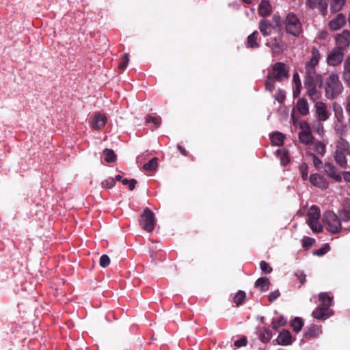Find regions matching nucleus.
Here are the masks:
<instances>
[{
    "instance_id": "f257e3e1",
    "label": "nucleus",
    "mask_w": 350,
    "mask_h": 350,
    "mask_svg": "<svg viewBox=\"0 0 350 350\" xmlns=\"http://www.w3.org/2000/svg\"><path fill=\"white\" fill-rule=\"evenodd\" d=\"M325 96L328 99H334L343 91V85L338 75L331 74L325 81Z\"/></svg>"
},
{
    "instance_id": "f03ea898",
    "label": "nucleus",
    "mask_w": 350,
    "mask_h": 350,
    "mask_svg": "<svg viewBox=\"0 0 350 350\" xmlns=\"http://www.w3.org/2000/svg\"><path fill=\"white\" fill-rule=\"evenodd\" d=\"M285 28L288 33L298 37L303 31L302 25L294 13L290 12L286 16Z\"/></svg>"
},
{
    "instance_id": "7ed1b4c3",
    "label": "nucleus",
    "mask_w": 350,
    "mask_h": 350,
    "mask_svg": "<svg viewBox=\"0 0 350 350\" xmlns=\"http://www.w3.org/2000/svg\"><path fill=\"white\" fill-rule=\"evenodd\" d=\"M323 221L326 229L332 233H336L341 228L340 219L338 216L332 211H326L323 214Z\"/></svg>"
},
{
    "instance_id": "20e7f679",
    "label": "nucleus",
    "mask_w": 350,
    "mask_h": 350,
    "mask_svg": "<svg viewBox=\"0 0 350 350\" xmlns=\"http://www.w3.org/2000/svg\"><path fill=\"white\" fill-rule=\"evenodd\" d=\"M307 217V222L312 231L315 232H321L322 226L319 222V219L320 217L319 208L315 205L312 206L308 212Z\"/></svg>"
},
{
    "instance_id": "39448f33",
    "label": "nucleus",
    "mask_w": 350,
    "mask_h": 350,
    "mask_svg": "<svg viewBox=\"0 0 350 350\" xmlns=\"http://www.w3.org/2000/svg\"><path fill=\"white\" fill-rule=\"evenodd\" d=\"M139 223L143 230L148 232H152L155 226V217L153 212L148 208H146L140 217Z\"/></svg>"
},
{
    "instance_id": "423d86ee",
    "label": "nucleus",
    "mask_w": 350,
    "mask_h": 350,
    "mask_svg": "<svg viewBox=\"0 0 350 350\" xmlns=\"http://www.w3.org/2000/svg\"><path fill=\"white\" fill-rule=\"evenodd\" d=\"M323 80L320 83H316L315 81H305L304 85L306 88L307 94L313 100L319 98L321 93L318 88L322 85Z\"/></svg>"
},
{
    "instance_id": "0eeeda50",
    "label": "nucleus",
    "mask_w": 350,
    "mask_h": 350,
    "mask_svg": "<svg viewBox=\"0 0 350 350\" xmlns=\"http://www.w3.org/2000/svg\"><path fill=\"white\" fill-rule=\"evenodd\" d=\"M299 128L301 130L299 133V140L306 145L311 144L314 139V137L311 133L309 124L305 121H302L299 123Z\"/></svg>"
},
{
    "instance_id": "6e6552de",
    "label": "nucleus",
    "mask_w": 350,
    "mask_h": 350,
    "mask_svg": "<svg viewBox=\"0 0 350 350\" xmlns=\"http://www.w3.org/2000/svg\"><path fill=\"white\" fill-rule=\"evenodd\" d=\"M335 42L336 49L344 51L350 46V31L346 29L342 33L336 34Z\"/></svg>"
},
{
    "instance_id": "1a4fd4ad",
    "label": "nucleus",
    "mask_w": 350,
    "mask_h": 350,
    "mask_svg": "<svg viewBox=\"0 0 350 350\" xmlns=\"http://www.w3.org/2000/svg\"><path fill=\"white\" fill-rule=\"evenodd\" d=\"M272 77L278 81H282L288 77V69L282 62H277L273 66Z\"/></svg>"
},
{
    "instance_id": "9d476101",
    "label": "nucleus",
    "mask_w": 350,
    "mask_h": 350,
    "mask_svg": "<svg viewBox=\"0 0 350 350\" xmlns=\"http://www.w3.org/2000/svg\"><path fill=\"white\" fill-rule=\"evenodd\" d=\"M107 120L105 114L98 112L92 116L90 124L93 129L100 130L106 124Z\"/></svg>"
},
{
    "instance_id": "9b49d317",
    "label": "nucleus",
    "mask_w": 350,
    "mask_h": 350,
    "mask_svg": "<svg viewBox=\"0 0 350 350\" xmlns=\"http://www.w3.org/2000/svg\"><path fill=\"white\" fill-rule=\"evenodd\" d=\"M314 108L315 114L319 121H325L329 118V113L324 103L321 101L316 102Z\"/></svg>"
},
{
    "instance_id": "f8f14e48",
    "label": "nucleus",
    "mask_w": 350,
    "mask_h": 350,
    "mask_svg": "<svg viewBox=\"0 0 350 350\" xmlns=\"http://www.w3.org/2000/svg\"><path fill=\"white\" fill-rule=\"evenodd\" d=\"M344 52L336 48L328 55L327 62L329 66H336L342 62Z\"/></svg>"
},
{
    "instance_id": "ddd939ff",
    "label": "nucleus",
    "mask_w": 350,
    "mask_h": 350,
    "mask_svg": "<svg viewBox=\"0 0 350 350\" xmlns=\"http://www.w3.org/2000/svg\"><path fill=\"white\" fill-rule=\"evenodd\" d=\"M346 23V18L342 14H337L329 22V27L332 31L341 29Z\"/></svg>"
},
{
    "instance_id": "4468645a",
    "label": "nucleus",
    "mask_w": 350,
    "mask_h": 350,
    "mask_svg": "<svg viewBox=\"0 0 350 350\" xmlns=\"http://www.w3.org/2000/svg\"><path fill=\"white\" fill-rule=\"evenodd\" d=\"M310 182L315 187L321 189H326L328 186V182L318 174H313L309 177Z\"/></svg>"
},
{
    "instance_id": "2eb2a0df",
    "label": "nucleus",
    "mask_w": 350,
    "mask_h": 350,
    "mask_svg": "<svg viewBox=\"0 0 350 350\" xmlns=\"http://www.w3.org/2000/svg\"><path fill=\"white\" fill-rule=\"evenodd\" d=\"M277 343L280 345L286 346L292 343V337L290 332L283 329L276 339Z\"/></svg>"
},
{
    "instance_id": "dca6fc26",
    "label": "nucleus",
    "mask_w": 350,
    "mask_h": 350,
    "mask_svg": "<svg viewBox=\"0 0 350 350\" xmlns=\"http://www.w3.org/2000/svg\"><path fill=\"white\" fill-rule=\"evenodd\" d=\"M306 73L305 81H315L316 83H320L322 80L321 76L316 72L314 66L306 65Z\"/></svg>"
},
{
    "instance_id": "f3484780",
    "label": "nucleus",
    "mask_w": 350,
    "mask_h": 350,
    "mask_svg": "<svg viewBox=\"0 0 350 350\" xmlns=\"http://www.w3.org/2000/svg\"><path fill=\"white\" fill-rule=\"evenodd\" d=\"M332 314L331 310L320 306L312 312V317L318 320L325 319Z\"/></svg>"
},
{
    "instance_id": "a211bd4d",
    "label": "nucleus",
    "mask_w": 350,
    "mask_h": 350,
    "mask_svg": "<svg viewBox=\"0 0 350 350\" xmlns=\"http://www.w3.org/2000/svg\"><path fill=\"white\" fill-rule=\"evenodd\" d=\"M325 171L327 176L333 178L335 181L341 182L342 175L340 173L337 172L336 169L332 164L329 163H325Z\"/></svg>"
},
{
    "instance_id": "6ab92c4d",
    "label": "nucleus",
    "mask_w": 350,
    "mask_h": 350,
    "mask_svg": "<svg viewBox=\"0 0 350 350\" xmlns=\"http://www.w3.org/2000/svg\"><path fill=\"white\" fill-rule=\"evenodd\" d=\"M258 14L261 16H267L271 14L272 8L267 0H262L258 5Z\"/></svg>"
},
{
    "instance_id": "aec40b11",
    "label": "nucleus",
    "mask_w": 350,
    "mask_h": 350,
    "mask_svg": "<svg viewBox=\"0 0 350 350\" xmlns=\"http://www.w3.org/2000/svg\"><path fill=\"white\" fill-rule=\"evenodd\" d=\"M319 299L321 302L320 306L327 309L332 306L333 301L332 297L327 293H321L319 295Z\"/></svg>"
},
{
    "instance_id": "412c9836",
    "label": "nucleus",
    "mask_w": 350,
    "mask_h": 350,
    "mask_svg": "<svg viewBox=\"0 0 350 350\" xmlns=\"http://www.w3.org/2000/svg\"><path fill=\"white\" fill-rule=\"evenodd\" d=\"M270 46L273 53H280L284 50V44L280 38H273L271 40Z\"/></svg>"
},
{
    "instance_id": "4be33fe9",
    "label": "nucleus",
    "mask_w": 350,
    "mask_h": 350,
    "mask_svg": "<svg viewBox=\"0 0 350 350\" xmlns=\"http://www.w3.org/2000/svg\"><path fill=\"white\" fill-rule=\"evenodd\" d=\"M349 153L342 152L339 151L335 152L334 159L336 162L342 168H346L347 166V160L346 158L347 154Z\"/></svg>"
},
{
    "instance_id": "5701e85b",
    "label": "nucleus",
    "mask_w": 350,
    "mask_h": 350,
    "mask_svg": "<svg viewBox=\"0 0 350 350\" xmlns=\"http://www.w3.org/2000/svg\"><path fill=\"white\" fill-rule=\"evenodd\" d=\"M322 333L320 326L312 325L306 332L305 336L308 339H312L319 336Z\"/></svg>"
},
{
    "instance_id": "b1692460",
    "label": "nucleus",
    "mask_w": 350,
    "mask_h": 350,
    "mask_svg": "<svg viewBox=\"0 0 350 350\" xmlns=\"http://www.w3.org/2000/svg\"><path fill=\"white\" fill-rule=\"evenodd\" d=\"M270 285L269 280L266 277H262L258 279L255 282V286L262 292L269 289Z\"/></svg>"
},
{
    "instance_id": "393cba45",
    "label": "nucleus",
    "mask_w": 350,
    "mask_h": 350,
    "mask_svg": "<svg viewBox=\"0 0 350 350\" xmlns=\"http://www.w3.org/2000/svg\"><path fill=\"white\" fill-rule=\"evenodd\" d=\"M297 109L298 111L303 116L308 113V104L306 99L300 98L297 103Z\"/></svg>"
},
{
    "instance_id": "a878e982",
    "label": "nucleus",
    "mask_w": 350,
    "mask_h": 350,
    "mask_svg": "<svg viewBox=\"0 0 350 350\" xmlns=\"http://www.w3.org/2000/svg\"><path fill=\"white\" fill-rule=\"evenodd\" d=\"M342 79L347 84H350V57L344 62Z\"/></svg>"
},
{
    "instance_id": "bb28decb",
    "label": "nucleus",
    "mask_w": 350,
    "mask_h": 350,
    "mask_svg": "<svg viewBox=\"0 0 350 350\" xmlns=\"http://www.w3.org/2000/svg\"><path fill=\"white\" fill-rule=\"evenodd\" d=\"M271 141L273 145L281 146L284 139V135L280 132H275L270 135Z\"/></svg>"
},
{
    "instance_id": "cd10ccee",
    "label": "nucleus",
    "mask_w": 350,
    "mask_h": 350,
    "mask_svg": "<svg viewBox=\"0 0 350 350\" xmlns=\"http://www.w3.org/2000/svg\"><path fill=\"white\" fill-rule=\"evenodd\" d=\"M319 59V51L317 49L313 48L311 52V58L310 61L306 64V65L315 67L318 64Z\"/></svg>"
},
{
    "instance_id": "c85d7f7f",
    "label": "nucleus",
    "mask_w": 350,
    "mask_h": 350,
    "mask_svg": "<svg viewBox=\"0 0 350 350\" xmlns=\"http://www.w3.org/2000/svg\"><path fill=\"white\" fill-rule=\"evenodd\" d=\"M258 31H255L247 37V44L249 47L258 48L259 46L258 43Z\"/></svg>"
},
{
    "instance_id": "c756f323",
    "label": "nucleus",
    "mask_w": 350,
    "mask_h": 350,
    "mask_svg": "<svg viewBox=\"0 0 350 350\" xmlns=\"http://www.w3.org/2000/svg\"><path fill=\"white\" fill-rule=\"evenodd\" d=\"M259 29L265 36L271 33V25L267 20H262L259 23Z\"/></svg>"
},
{
    "instance_id": "7c9ffc66",
    "label": "nucleus",
    "mask_w": 350,
    "mask_h": 350,
    "mask_svg": "<svg viewBox=\"0 0 350 350\" xmlns=\"http://www.w3.org/2000/svg\"><path fill=\"white\" fill-rule=\"evenodd\" d=\"M340 219L344 221H348L350 219V201L345 203L344 208L339 213Z\"/></svg>"
},
{
    "instance_id": "2f4dec72",
    "label": "nucleus",
    "mask_w": 350,
    "mask_h": 350,
    "mask_svg": "<svg viewBox=\"0 0 350 350\" xmlns=\"http://www.w3.org/2000/svg\"><path fill=\"white\" fill-rule=\"evenodd\" d=\"M346 0H332L330 2V10L332 12H339L343 7Z\"/></svg>"
},
{
    "instance_id": "473e14b6",
    "label": "nucleus",
    "mask_w": 350,
    "mask_h": 350,
    "mask_svg": "<svg viewBox=\"0 0 350 350\" xmlns=\"http://www.w3.org/2000/svg\"><path fill=\"white\" fill-rule=\"evenodd\" d=\"M336 150L339 151V152L340 150V152H342L349 153V145L348 142L343 139H340L338 142V144L336 146Z\"/></svg>"
},
{
    "instance_id": "72a5a7b5",
    "label": "nucleus",
    "mask_w": 350,
    "mask_h": 350,
    "mask_svg": "<svg viewBox=\"0 0 350 350\" xmlns=\"http://www.w3.org/2000/svg\"><path fill=\"white\" fill-rule=\"evenodd\" d=\"M286 323V320L282 317L279 316L272 320L271 325L273 329H278L279 327L284 326Z\"/></svg>"
},
{
    "instance_id": "f704fd0d",
    "label": "nucleus",
    "mask_w": 350,
    "mask_h": 350,
    "mask_svg": "<svg viewBox=\"0 0 350 350\" xmlns=\"http://www.w3.org/2000/svg\"><path fill=\"white\" fill-rule=\"evenodd\" d=\"M291 326L293 327L295 332H299L301 331L304 326V322L301 319L296 317L293 321H291Z\"/></svg>"
},
{
    "instance_id": "c9c22d12",
    "label": "nucleus",
    "mask_w": 350,
    "mask_h": 350,
    "mask_svg": "<svg viewBox=\"0 0 350 350\" xmlns=\"http://www.w3.org/2000/svg\"><path fill=\"white\" fill-rule=\"evenodd\" d=\"M246 297L245 293L243 291H239L234 297L233 301L237 306L241 305Z\"/></svg>"
},
{
    "instance_id": "e433bc0d",
    "label": "nucleus",
    "mask_w": 350,
    "mask_h": 350,
    "mask_svg": "<svg viewBox=\"0 0 350 350\" xmlns=\"http://www.w3.org/2000/svg\"><path fill=\"white\" fill-rule=\"evenodd\" d=\"M277 155L280 158L282 165H286L289 162L288 152L284 149L278 150L277 151Z\"/></svg>"
},
{
    "instance_id": "4c0bfd02",
    "label": "nucleus",
    "mask_w": 350,
    "mask_h": 350,
    "mask_svg": "<svg viewBox=\"0 0 350 350\" xmlns=\"http://www.w3.org/2000/svg\"><path fill=\"white\" fill-rule=\"evenodd\" d=\"M103 156L105 161L107 163L113 162L116 160V155L114 152L110 149H105L103 151Z\"/></svg>"
},
{
    "instance_id": "58836bf2",
    "label": "nucleus",
    "mask_w": 350,
    "mask_h": 350,
    "mask_svg": "<svg viewBox=\"0 0 350 350\" xmlns=\"http://www.w3.org/2000/svg\"><path fill=\"white\" fill-rule=\"evenodd\" d=\"M157 165V158L154 157L150 160L147 163L144 164V169L147 172H150L156 170Z\"/></svg>"
},
{
    "instance_id": "ea45409f",
    "label": "nucleus",
    "mask_w": 350,
    "mask_h": 350,
    "mask_svg": "<svg viewBox=\"0 0 350 350\" xmlns=\"http://www.w3.org/2000/svg\"><path fill=\"white\" fill-rule=\"evenodd\" d=\"M272 338L271 332L267 329H262L260 334V338L264 342H269Z\"/></svg>"
},
{
    "instance_id": "a19ab883",
    "label": "nucleus",
    "mask_w": 350,
    "mask_h": 350,
    "mask_svg": "<svg viewBox=\"0 0 350 350\" xmlns=\"http://www.w3.org/2000/svg\"><path fill=\"white\" fill-rule=\"evenodd\" d=\"M327 6L328 3L326 0H319L316 8H318L321 14L325 16L327 13Z\"/></svg>"
},
{
    "instance_id": "79ce46f5",
    "label": "nucleus",
    "mask_w": 350,
    "mask_h": 350,
    "mask_svg": "<svg viewBox=\"0 0 350 350\" xmlns=\"http://www.w3.org/2000/svg\"><path fill=\"white\" fill-rule=\"evenodd\" d=\"M314 150L321 156H323L326 152V146L322 142H317L314 146Z\"/></svg>"
},
{
    "instance_id": "37998d69",
    "label": "nucleus",
    "mask_w": 350,
    "mask_h": 350,
    "mask_svg": "<svg viewBox=\"0 0 350 350\" xmlns=\"http://www.w3.org/2000/svg\"><path fill=\"white\" fill-rule=\"evenodd\" d=\"M330 250L329 244H325L322 247L313 252V254L318 256H322Z\"/></svg>"
},
{
    "instance_id": "c03bdc74",
    "label": "nucleus",
    "mask_w": 350,
    "mask_h": 350,
    "mask_svg": "<svg viewBox=\"0 0 350 350\" xmlns=\"http://www.w3.org/2000/svg\"><path fill=\"white\" fill-rule=\"evenodd\" d=\"M334 111L335 112V116H336L339 122L342 121L343 119V113H342V107L334 103L333 105Z\"/></svg>"
},
{
    "instance_id": "a18cd8bd",
    "label": "nucleus",
    "mask_w": 350,
    "mask_h": 350,
    "mask_svg": "<svg viewBox=\"0 0 350 350\" xmlns=\"http://www.w3.org/2000/svg\"><path fill=\"white\" fill-rule=\"evenodd\" d=\"M122 183L124 185H127L129 187V189L130 191H132L135 189L137 181L135 179L129 180L126 178H124L122 180Z\"/></svg>"
},
{
    "instance_id": "49530a36",
    "label": "nucleus",
    "mask_w": 350,
    "mask_h": 350,
    "mask_svg": "<svg viewBox=\"0 0 350 350\" xmlns=\"http://www.w3.org/2000/svg\"><path fill=\"white\" fill-rule=\"evenodd\" d=\"M115 185V180L113 178H108L102 182V187L105 189H111Z\"/></svg>"
},
{
    "instance_id": "de8ad7c7",
    "label": "nucleus",
    "mask_w": 350,
    "mask_h": 350,
    "mask_svg": "<svg viewBox=\"0 0 350 350\" xmlns=\"http://www.w3.org/2000/svg\"><path fill=\"white\" fill-rule=\"evenodd\" d=\"M266 89L269 91H272L275 88V81L274 78L272 77L271 75H269L268 76V78L266 81Z\"/></svg>"
},
{
    "instance_id": "09e8293b",
    "label": "nucleus",
    "mask_w": 350,
    "mask_h": 350,
    "mask_svg": "<svg viewBox=\"0 0 350 350\" xmlns=\"http://www.w3.org/2000/svg\"><path fill=\"white\" fill-rule=\"evenodd\" d=\"M308 165L305 163H301L299 167V170L301 173L302 178L304 180H307V178H308Z\"/></svg>"
},
{
    "instance_id": "8fccbe9b",
    "label": "nucleus",
    "mask_w": 350,
    "mask_h": 350,
    "mask_svg": "<svg viewBox=\"0 0 350 350\" xmlns=\"http://www.w3.org/2000/svg\"><path fill=\"white\" fill-rule=\"evenodd\" d=\"M293 81L295 83L296 88H297V94H299L300 88L301 86V80L299 79V76L297 72H295L293 74Z\"/></svg>"
},
{
    "instance_id": "3c124183",
    "label": "nucleus",
    "mask_w": 350,
    "mask_h": 350,
    "mask_svg": "<svg viewBox=\"0 0 350 350\" xmlns=\"http://www.w3.org/2000/svg\"><path fill=\"white\" fill-rule=\"evenodd\" d=\"M302 242H303V247L306 249H308L309 247H310L311 246H312L314 245V243H315V240L310 237H305L303 239Z\"/></svg>"
},
{
    "instance_id": "603ef678",
    "label": "nucleus",
    "mask_w": 350,
    "mask_h": 350,
    "mask_svg": "<svg viewBox=\"0 0 350 350\" xmlns=\"http://www.w3.org/2000/svg\"><path fill=\"white\" fill-rule=\"evenodd\" d=\"M99 263L102 267H107L110 264L109 257L105 254L101 256V257L100 258Z\"/></svg>"
},
{
    "instance_id": "864d4df0",
    "label": "nucleus",
    "mask_w": 350,
    "mask_h": 350,
    "mask_svg": "<svg viewBox=\"0 0 350 350\" xmlns=\"http://www.w3.org/2000/svg\"><path fill=\"white\" fill-rule=\"evenodd\" d=\"M129 62V53H126V54H124V57H122V62L119 64V68L122 70L125 69L127 67Z\"/></svg>"
},
{
    "instance_id": "5fc2aeb1",
    "label": "nucleus",
    "mask_w": 350,
    "mask_h": 350,
    "mask_svg": "<svg viewBox=\"0 0 350 350\" xmlns=\"http://www.w3.org/2000/svg\"><path fill=\"white\" fill-rule=\"evenodd\" d=\"M260 267L261 270L265 273H269L272 271V268L265 261H261L260 262Z\"/></svg>"
},
{
    "instance_id": "6e6d98bb",
    "label": "nucleus",
    "mask_w": 350,
    "mask_h": 350,
    "mask_svg": "<svg viewBox=\"0 0 350 350\" xmlns=\"http://www.w3.org/2000/svg\"><path fill=\"white\" fill-rule=\"evenodd\" d=\"M310 155L312 157L313 164L317 169H320L323 166L322 161L313 153H310Z\"/></svg>"
},
{
    "instance_id": "4d7b16f0",
    "label": "nucleus",
    "mask_w": 350,
    "mask_h": 350,
    "mask_svg": "<svg viewBox=\"0 0 350 350\" xmlns=\"http://www.w3.org/2000/svg\"><path fill=\"white\" fill-rule=\"evenodd\" d=\"M147 122H152L157 126H159L161 122V119L160 117L156 116H148L146 119Z\"/></svg>"
},
{
    "instance_id": "13d9d810",
    "label": "nucleus",
    "mask_w": 350,
    "mask_h": 350,
    "mask_svg": "<svg viewBox=\"0 0 350 350\" xmlns=\"http://www.w3.org/2000/svg\"><path fill=\"white\" fill-rule=\"evenodd\" d=\"M234 346H236L237 347H244L247 345V339L245 337H243L239 340H237L234 343Z\"/></svg>"
},
{
    "instance_id": "bf43d9fd",
    "label": "nucleus",
    "mask_w": 350,
    "mask_h": 350,
    "mask_svg": "<svg viewBox=\"0 0 350 350\" xmlns=\"http://www.w3.org/2000/svg\"><path fill=\"white\" fill-rule=\"evenodd\" d=\"M280 293L279 291H278V290L270 293L268 296L269 301L270 302H273L274 300H275L280 296Z\"/></svg>"
},
{
    "instance_id": "052dcab7",
    "label": "nucleus",
    "mask_w": 350,
    "mask_h": 350,
    "mask_svg": "<svg viewBox=\"0 0 350 350\" xmlns=\"http://www.w3.org/2000/svg\"><path fill=\"white\" fill-rule=\"evenodd\" d=\"M295 275L299 280L300 282L303 284L306 282V275L301 271H298L295 273Z\"/></svg>"
},
{
    "instance_id": "680f3d73",
    "label": "nucleus",
    "mask_w": 350,
    "mask_h": 350,
    "mask_svg": "<svg viewBox=\"0 0 350 350\" xmlns=\"http://www.w3.org/2000/svg\"><path fill=\"white\" fill-rule=\"evenodd\" d=\"M275 97L278 102L282 103L285 98V92L280 90Z\"/></svg>"
},
{
    "instance_id": "e2e57ef3",
    "label": "nucleus",
    "mask_w": 350,
    "mask_h": 350,
    "mask_svg": "<svg viewBox=\"0 0 350 350\" xmlns=\"http://www.w3.org/2000/svg\"><path fill=\"white\" fill-rule=\"evenodd\" d=\"M272 21L275 27L281 26V18L279 16L274 15L272 18Z\"/></svg>"
},
{
    "instance_id": "0e129e2a",
    "label": "nucleus",
    "mask_w": 350,
    "mask_h": 350,
    "mask_svg": "<svg viewBox=\"0 0 350 350\" xmlns=\"http://www.w3.org/2000/svg\"><path fill=\"white\" fill-rule=\"evenodd\" d=\"M320 122H321V121L318 122H317V126L315 127V126H314V129H315L316 131H317L319 134L321 135V134L323 133V125H322V124H321Z\"/></svg>"
},
{
    "instance_id": "69168bd1",
    "label": "nucleus",
    "mask_w": 350,
    "mask_h": 350,
    "mask_svg": "<svg viewBox=\"0 0 350 350\" xmlns=\"http://www.w3.org/2000/svg\"><path fill=\"white\" fill-rule=\"evenodd\" d=\"M343 178L347 182L350 183V172H343Z\"/></svg>"
},
{
    "instance_id": "338daca9",
    "label": "nucleus",
    "mask_w": 350,
    "mask_h": 350,
    "mask_svg": "<svg viewBox=\"0 0 350 350\" xmlns=\"http://www.w3.org/2000/svg\"><path fill=\"white\" fill-rule=\"evenodd\" d=\"M178 149L179 150V151L185 156H187V150L183 148L181 146H178Z\"/></svg>"
},
{
    "instance_id": "774afa93",
    "label": "nucleus",
    "mask_w": 350,
    "mask_h": 350,
    "mask_svg": "<svg viewBox=\"0 0 350 350\" xmlns=\"http://www.w3.org/2000/svg\"><path fill=\"white\" fill-rule=\"evenodd\" d=\"M327 36V33L326 31H322L319 34V38L320 39H325Z\"/></svg>"
}]
</instances>
